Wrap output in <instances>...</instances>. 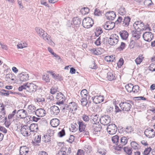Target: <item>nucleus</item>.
I'll list each match as a JSON object with an SVG mask.
<instances>
[{
  "label": "nucleus",
  "instance_id": "obj_1",
  "mask_svg": "<svg viewBox=\"0 0 155 155\" xmlns=\"http://www.w3.org/2000/svg\"><path fill=\"white\" fill-rule=\"evenodd\" d=\"M37 87V86L33 82H27L19 87L18 90L21 91L23 89H25L29 92H32L36 91Z\"/></svg>",
  "mask_w": 155,
  "mask_h": 155
},
{
  "label": "nucleus",
  "instance_id": "obj_2",
  "mask_svg": "<svg viewBox=\"0 0 155 155\" xmlns=\"http://www.w3.org/2000/svg\"><path fill=\"white\" fill-rule=\"evenodd\" d=\"M132 105H134V102L130 100H128L126 101L121 102L119 106L123 110L128 111L131 108Z\"/></svg>",
  "mask_w": 155,
  "mask_h": 155
},
{
  "label": "nucleus",
  "instance_id": "obj_3",
  "mask_svg": "<svg viewBox=\"0 0 155 155\" xmlns=\"http://www.w3.org/2000/svg\"><path fill=\"white\" fill-rule=\"evenodd\" d=\"M133 26L135 30L140 31H142L147 28L145 27L144 24L141 21H136L134 24Z\"/></svg>",
  "mask_w": 155,
  "mask_h": 155
},
{
  "label": "nucleus",
  "instance_id": "obj_4",
  "mask_svg": "<svg viewBox=\"0 0 155 155\" xmlns=\"http://www.w3.org/2000/svg\"><path fill=\"white\" fill-rule=\"evenodd\" d=\"M93 24L92 19L90 17H87L83 19L82 25L84 28H88L92 27Z\"/></svg>",
  "mask_w": 155,
  "mask_h": 155
},
{
  "label": "nucleus",
  "instance_id": "obj_5",
  "mask_svg": "<svg viewBox=\"0 0 155 155\" xmlns=\"http://www.w3.org/2000/svg\"><path fill=\"white\" fill-rule=\"evenodd\" d=\"M92 94L93 96L92 97L93 102L97 104L103 101L104 99V97L102 95L97 94L94 92H93Z\"/></svg>",
  "mask_w": 155,
  "mask_h": 155
},
{
  "label": "nucleus",
  "instance_id": "obj_6",
  "mask_svg": "<svg viewBox=\"0 0 155 155\" xmlns=\"http://www.w3.org/2000/svg\"><path fill=\"white\" fill-rule=\"evenodd\" d=\"M35 29L39 36L41 37L45 40H48V38H49V35L43 29L38 27H36Z\"/></svg>",
  "mask_w": 155,
  "mask_h": 155
},
{
  "label": "nucleus",
  "instance_id": "obj_7",
  "mask_svg": "<svg viewBox=\"0 0 155 155\" xmlns=\"http://www.w3.org/2000/svg\"><path fill=\"white\" fill-rule=\"evenodd\" d=\"M119 37L115 34L111 35L108 40V44L111 45H115L118 43Z\"/></svg>",
  "mask_w": 155,
  "mask_h": 155
},
{
  "label": "nucleus",
  "instance_id": "obj_8",
  "mask_svg": "<svg viewBox=\"0 0 155 155\" xmlns=\"http://www.w3.org/2000/svg\"><path fill=\"white\" fill-rule=\"evenodd\" d=\"M128 139L127 137H123L120 138L118 144V146H116L115 149L117 150H120L123 148V146L125 145L127 143Z\"/></svg>",
  "mask_w": 155,
  "mask_h": 155
},
{
  "label": "nucleus",
  "instance_id": "obj_9",
  "mask_svg": "<svg viewBox=\"0 0 155 155\" xmlns=\"http://www.w3.org/2000/svg\"><path fill=\"white\" fill-rule=\"evenodd\" d=\"M21 133L24 136H28L31 134V132L29 128V126L27 125H24L21 127Z\"/></svg>",
  "mask_w": 155,
  "mask_h": 155
},
{
  "label": "nucleus",
  "instance_id": "obj_10",
  "mask_svg": "<svg viewBox=\"0 0 155 155\" xmlns=\"http://www.w3.org/2000/svg\"><path fill=\"white\" fill-rule=\"evenodd\" d=\"M144 134L147 137L150 138L155 136V132L153 129L149 128L145 130Z\"/></svg>",
  "mask_w": 155,
  "mask_h": 155
},
{
  "label": "nucleus",
  "instance_id": "obj_11",
  "mask_svg": "<svg viewBox=\"0 0 155 155\" xmlns=\"http://www.w3.org/2000/svg\"><path fill=\"white\" fill-rule=\"evenodd\" d=\"M117 130L116 126L114 124L109 125L107 128V131L110 134L113 135L116 133Z\"/></svg>",
  "mask_w": 155,
  "mask_h": 155
},
{
  "label": "nucleus",
  "instance_id": "obj_12",
  "mask_svg": "<svg viewBox=\"0 0 155 155\" xmlns=\"http://www.w3.org/2000/svg\"><path fill=\"white\" fill-rule=\"evenodd\" d=\"M153 37L152 33L150 32H146L143 33V39L148 42L151 41Z\"/></svg>",
  "mask_w": 155,
  "mask_h": 155
},
{
  "label": "nucleus",
  "instance_id": "obj_13",
  "mask_svg": "<svg viewBox=\"0 0 155 155\" xmlns=\"http://www.w3.org/2000/svg\"><path fill=\"white\" fill-rule=\"evenodd\" d=\"M141 31L133 30L131 31L132 38L135 40H137L140 39L141 36Z\"/></svg>",
  "mask_w": 155,
  "mask_h": 155
},
{
  "label": "nucleus",
  "instance_id": "obj_14",
  "mask_svg": "<svg viewBox=\"0 0 155 155\" xmlns=\"http://www.w3.org/2000/svg\"><path fill=\"white\" fill-rule=\"evenodd\" d=\"M55 97L58 101L56 104L64 102V101L65 100V98L64 95L61 92L58 93L56 95Z\"/></svg>",
  "mask_w": 155,
  "mask_h": 155
},
{
  "label": "nucleus",
  "instance_id": "obj_15",
  "mask_svg": "<svg viewBox=\"0 0 155 155\" xmlns=\"http://www.w3.org/2000/svg\"><path fill=\"white\" fill-rule=\"evenodd\" d=\"M115 23L111 21L106 22L104 25V29L107 30H110L113 29L115 27Z\"/></svg>",
  "mask_w": 155,
  "mask_h": 155
},
{
  "label": "nucleus",
  "instance_id": "obj_16",
  "mask_svg": "<svg viewBox=\"0 0 155 155\" xmlns=\"http://www.w3.org/2000/svg\"><path fill=\"white\" fill-rule=\"evenodd\" d=\"M110 122V117L108 116L104 115L101 118V123L103 125H107Z\"/></svg>",
  "mask_w": 155,
  "mask_h": 155
},
{
  "label": "nucleus",
  "instance_id": "obj_17",
  "mask_svg": "<svg viewBox=\"0 0 155 155\" xmlns=\"http://www.w3.org/2000/svg\"><path fill=\"white\" fill-rule=\"evenodd\" d=\"M17 114L19 115V117L21 118H26L27 119L29 118V116H26L27 114V111L24 109L19 110L17 112Z\"/></svg>",
  "mask_w": 155,
  "mask_h": 155
},
{
  "label": "nucleus",
  "instance_id": "obj_18",
  "mask_svg": "<svg viewBox=\"0 0 155 155\" xmlns=\"http://www.w3.org/2000/svg\"><path fill=\"white\" fill-rule=\"evenodd\" d=\"M51 114L53 115H56L58 114L60 112L59 107L55 105L52 106L50 108Z\"/></svg>",
  "mask_w": 155,
  "mask_h": 155
},
{
  "label": "nucleus",
  "instance_id": "obj_19",
  "mask_svg": "<svg viewBox=\"0 0 155 155\" xmlns=\"http://www.w3.org/2000/svg\"><path fill=\"white\" fill-rule=\"evenodd\" d=\"M107 19L113 20L116 17V15L114 12L112 11L106 12L105 14Z\"/></svg>",
  "mask_w": 155,
  "mask_h": 155
},
{
  "label": "nucleus",
  "instance_id": "obj_20",
  "mask_svg": "<svg viewBox=\"0 0 155 155\" xmlns=\"http://www.w3.org/2000/svg\"><path fill=\"white\" fill-rule=\"evenodd\" d=\"M46 113V111L43 109L39 108L37 109L35 112V114L38 117H41L44 116Z\"/></svg>",
  "mask_w": 155,
  "mask_h": 155
},
{
  "label": "nucleus",
  "instance_id": "obj_21",
  "mask_svg": "<svg viewBox=\"0 0 155 155\" xmlns=\"http://www.w3.org/2000/svg\"><path fill=\"white\" fill-rule=\"evenodd\" d=\"M20 80L21 81H25L28 80V74L26 72H22L20 74Z\"/></svg>",
  "mask_w": 155,
  "mask_h": 155
},
{
  "label": "nucleus",
  "instance_id": "obj_22",
  "mask_svg": "<svg viewBox=\"0 0 155 155\" xmlns=\"http://www.w3.org/2000/svg\"><path fill=\"white\" fill-rule=\"evenodd\" d=\"M91 51L94 54L98 55L101 54L105 51L104 49L101 48H98L96 49H91Z\"/></svg>",
  "mask_w": 155,
  "mask_h": 155
},
{
  "label": "nucleus",
  "instance_id": "obj_23",
  "mask_svg": "<svg viewBox=\"0 0 155 155\" xmlns=\"http://www.w3.org/2000/svg\"><path fill=\"white\" fill-rule=\"evenodd\" d=\"M29 151V148L26 146H22L20 147L19 153L21 155H26V154L28 153Z\"/></svg>",
  "mask_w": 155,
  "mask_h": 155
},
{
  "label": "nucleus",
  "instance_id": "obj_24",
  "mask_svg": "<svg viewBox=\"0 0 155 155\" xmlns=\"http://www.w3.org/2000/svg\"><path fill=\"white\" fill-rule=\"evenodd\" d=\"M36 110V107L33 104H31L29 105L27 109V110L29 114H31L34 113H35Z\"/></svg>",
  "mask_w": 155,
  "mask_h": 155
},
{
  "label": "nucleus",
  "instance_id": "obj_25",
  "mask_svg": "<svg viewBox=\"0 0 155 155\" xmlns=\"http://www.w3.org/2000/svg\"><path fill=\"white\" fill-rule=\"evenodd\" d=\"M130 18L128 16L124 17L122 24L124 27H127L130 24Z\"/></svg>",
  "mask_w": 155,
  "mask_h": 155
},
{
  "label": "nucleus",
  "instance_id": "obj_26",
  "mask_svg": "<svg viewBox=\"0 0 155 155\" xmlns=\"http://www.w3.org/2000/svg\"><path fill=\"white\" fill-rule=\"evenodd\" d=\"M49 72L52 76L53 78L55 80L61 81L63 79V78L61 77V75L59 74H55L54 73V72L52 71H49Z\"/></svg>",
  "mask_w": 155,
  "mask_h": 155
},
{
  "label": "nucleus",
  "instance_id": "obj_27",
  "mask_svg": "<svg viewBox=\"0 0 155 155\" xmlns=\"http://www.w3.org/2000/svg\"><path fill=\"white\" fill-rule=\"evenodd\" d=\"M31 132H37L38 130V124H32L29 126Z\"/></svg>",
  "mask_w": 155,
  "mask_h": 155
},
{
  "label": "nucleus",
  "instance_id": "obj_28",
  "mask_svg": "<svg viewBox=\"0 0 155 155\" xmlns=\"http://www.w3.org/2000/svg\"><path fill=\"white\" fill-rule=\"evenodd\" d=\"M50 124L53 127H56L60 123L59 120L57 118H54L50 121Z\"/></svg>",
  "mask_w": 155,
  "mask_h": 155
},
{
  "label": "nucleus",
  "instance_id": "obj_29",
  "mask_svg": "<svg viewBox=\"0 0 155 155\" xmlns=\"http://www.w3.org/2000/svg\"><path fill=\"white\" fill-rule=\"evenodd\" d=\"M98 116V115L97 114H93L92 116L93 122H94L93 123L95 124H99V122H101V118H99Z\"/></svg>",
  "mask_w": 155,
  "mask_h": 155
},
{
  "label": "nucleus",
  "instance_id": "obj_30",
  "mask_svg": "<svg viewBox=\"0 0 155 155\" xmlns=\"http://www.w3.org/2000/svg\"><path fill=\"white\" fill-rule=\"evenodd\" d=\"M81 19L78 17H74L73 19V23L76 27H78L81 23Z\"/></svg>",
  "mask_w": 155,
  "mask_h": 155
},
{
  "label": "nucleus",
  "instance_id": "obj_31",
  "mask_svg": "<svg viewBox=\"0 0 155 155\" xmlns=\"http://www.w3.org/2000/svg\"><path fill=\"white\" fill-rule=\"evenodd\" d=\"M70 110L72 111H75L77 109V104L75 102H72L69 103Z\"/></svg>",
  "mask_w": 155,
  "mask_h": 155
},
{
  "label": "nucleus",
  "instance_id": "obj_32",
  "mask_svg": "<svg viewBox=\"0 0 155 155\" xmlns=\"http://www.w3.org/2000/svg\"><path fill=\"white\" fill-rule=\"evenodd\" d=\"M78 124L79 125V130L81 132L82 131L84 130L86 128V125L82 121H78Z\"/></svg>",
  "mask_w": 155,
  "mask_h": 155
},
{
  "label": "nucleus",
  "instance_id": "obj_33",
  "mask_svg": "<svg viewBox=\"0 0 155 155\" xmlns=\"http://www.w3.org/2000/svg\"><path fill=\"white\" fill-rule=\"evenodd\" d=\"M119 33L121 38L123 40H126L128 36V33L125 30L120 31Z\"/></svg>",
  "mask_w": 155,
  "mask_h": 155
},
{
  "label": "nucleus",
  "instance_id": "obj_34",
  "mask_svg": "<svg viewBox=\"0 0 155 155\" xmlns=\"http://www.w3.org/2000/svg\"><path fill=\"white\" fill-rule=\"evenodd\" d=\"M107 79L110 81H112L116 79V78L115 74L113 72H109L107 73Z\"/></svg>",
  "mask_w": 155,
  "mask_h": 155
},
{
  "label": "nucleus",
  "instance_id": "obj_35",
  "mask_svg": "<svg viewBox=\"0 0 155 155\" xmlns=\"http://www.w3.org/2000/svg\"><path fill=\"white\" fill-rule=\"evenodd\" d=\"M112 140L113 143L116 144L117 146H118V144H119L120 139L119 137L116 135L112 137Z\"/></svg>",
  "mask_w": 155,
  "mask_h": 155
},
{
  "label": "nucleus",
  "instance_id": "obj_36",
  "mask_svg": "<svg viewBox=\"0 0 155 155\" xmlns=\"http://www.w3.org/2000/svg\"><path fill=\"white\" fill-rule=\"evenodd\" d=\"M115 55H111L110 56H106L104 58L105 60L107 62H111L115 60Z\"/></svg>",
  "mask_w": 155,
  "mask_h": 155
},
{
  "label": "nucleus",
  "instance_id": "obj_37",
  "mask_svg": "<svg viewBox=\"0 0 155 155\" xmlns=\"http://www.w3.org/2000/svg\"><path fill=\"white\" fill-rule=\"evenodd\" d=\"M66 150V148H62L58 152L56 155H66V153L65 150Z\"/></svg>",
  "mask_w": 155,
  "mask_h": 155
},
{
  "label": "nucleus",
  "instance_id": "obj_38",
  "mask_svg": "<svg viewBox=\"0 0 155 155\" xmlns=\"http://www.w3.org/2000/svg\"><path fill=\"white\" fill-rule=\"evenodd\" d=\"M133 87V84L131 83H129L125 86V88L128 92L130 93L132 91Z\"/></svg>",
  "mask_w": 155,
  "mask_h": 155
},
{
  "label": "nucleus",
  "instance_id": "obj_39",
  "mask_svg": "<svg viewBox=\"0 0 155 155\" xmlns=\"http://www.w3.org/2000/svg\"><path fill=\"white\" fill-rule=\"evenodd\" d=\"M51 136L49 135H46L42 137V139L43 141L45 143L48 142L50 141L51 140Z\"/></svg>",
  "mask_w": 155,
  "mask_h": 155
},
{
  "label": "nucleus",
  "instance_id": "obj_40",
  "mask_svg": "<svg viewBox=\"0 0 155 155\" xmlns=\"http://www.w3.org/2000/svg\"><path fill=\"white\" fill-rule=\"evenodd\" d=\"M124 152L128 155H130L132 153V149L128 147H124Z\"/></svg>",
  "mask_w": 155,
  "mask_h": 155
},
{
  "label": "nucleus",
  "instance_id": "obj_41",
  "mask_svg": "<svg viewBox=\"0 0 155 155\" xmlns=\"http://www.w3.org/2000/svg\"><path fill=\"white\" fill-rule=\"evenodd\" d=\"M27 44L26 42H21L19 43L17 45V47L18 48H22L27 47Z\"/></svg>",
  "mask_w": 155,
  "mask_h": 155
},
{
  "label": "nucleus",
  "instance_id": "obj_42",
  "mask_svg": "<svg viewBox=\"0 0 155 155\" xmlns=\"http://www.w3.org/2000/svg\"><path fill=\"white\" fill-rule=\"evenodd\" d=\"M89 12V9L87 7H84L82 8L80 11L81 13L84 15L87 14Z\"/></svg>",
  "mask_w": 155,
  "mask_h": 155
},
{
  "label": "nucleus",
  "instance_id": "obj_43",
  "mask_svg": "<svg viewBox=\"0 0 155 155\" xmlns=\"http://www.w3.org/2000/svg\"><path fill=\"white\" fill-rule=\"evenodd\" d=\"M144 58L142 56H139L135 60V61L137 64H140L143 61Z\"/></svg>",
  "mask_w": 155,
  "mask_h": 155
},
{
  "label": "nucleus",
  "instance_id": "obj_44",
  "mask_svg": "<svg viewBox=\"0 0 155 155\" xmlns=\"http://www.w3.org/2000/svg\"><path fill=\"white\" fill-rule=\"evenodd\" d=\"M5 106L3 103H0V112H2V114H5Z\"/></svg>",
  "mask_w": 155,
  "mask_h": 155
},
{
  "label": "nucleus",
  "instance_id": "obj_45",
  "mask_svg": "<svg viewBox=\"0 0 155 155\" xmlns=\"http://www.w3.org/2000/svg\"><path fill=\"white\" fill-rule=\"evenodd\" d=\"M118 13L121 15H123L126 13L124 8L121 7L118 10Z\"/></svg>",
  "mask_w": 155,
  "mask_h": 155
},
{
  "label": "nucleus",
  "instance_id": "obj_46",
  "mask_svg": "<svg viewBox=\"0 0 155 155\" xmlns=\"http://www.w3.org/2000/svg\"><path fill=\"white\" fill-rule=\"evenodd\" d=\"M42 79L46 83H48L50 81V79L49 75L47 74H46L42 76Z\"/></svg>",
  "mask_w": 155,
  "mask_h": 155
},
{
  "label": "nucleus",
  "instance_id": "obj_47",
  "mask_svg": "<svg viewBox=\"0 0 155 155\" xmlns=\"http://www.w3.org/2000/svg\"><path fill=\"white\" fill-rule=\"evenodd\" d=\"M87 91L85 89L82 90L81 92V94L83 98H87Z\"/></svg>",
  "mask_w": 155,
  "mask_h": 155
},
{
  "label": "nucleus",
  "instance_id": "obj_48",
  "mask_svg": "<svg viewBox=\"0 0 155 155\" xmlns=\"http://www.w3.org/2000/svg\"><path fill=\"white\" fill-rule=\"evenodd\" d=\"M102 33L103 31L102 29L100 28H96L94 33L95 36L97 37H98Z\"/></svg>",
  "mask_w": 155,
  "mask_h": 155
},
{
  "label": "nucleus",
  "instance_id": "obj_49",
  "mask_svg": "<svg viewBox=\"0 0 155 155\" xmlns=\"http://www.w3.org/2000/svg\"><path fill=\"white\" fill-rule=\"evenodd\" d=\"M132 147L134 150H137L138 144L135 141H132L130 143Z\"/></svg>",
  "mask_w": 155,
  "mask_h": 155
},
{
  "label": "nucleus",
  "instance_id": "obj_50",
  "mask_svg": "<svg viewBox=\"0 0 155 155\" xmlns=\"http://www.w3.org/2000/svg\"><path fill=\"white\" fill-rule=\"evenodd\" d=\"M97 151L101 155H105L106 154V150L103 148L98 147Z\"/></svg>",
  "mask_w": 155,
  "mask_h": 155
},
{
  "label": "nucleus",
  "instance_id": "obj_51",
  "mask_svg": "<svg viewBox=\"0 0 155 155\" xmlns=\"http://www.w3.org/2000/svg\"><path fill=\"white\" fill-rule=\"evenodd\" d=\"M82 118L83 120L85 122H88L90 120L89 117L87 115L85 114L82 115Z\"/></svg>",
  "mask_w": 155,
  "mask_h": 155
},
{
  "label": "nucleus",
  "instance_id": "obj_52",
  "mask_svg": "<svg viewBox=\"0 0 155 155\" xmlns=\"http://www.w3.org/2000/svg\"><path fill=\"white\" fill-rule=\"evenodd\" d=\"M81 104L83 106H86L88 103L87 98H82L81 100Z\"/></svg>",
  "mask_w": 155,
  "mask_h": 155
},
{
  "label": "nucleus",
  "instance_id": "obj_53",
  "mask_svg": "<svg viewBox=\"0 0 155 155\" xmlns=\"http://www.w3.org/2000/svg\"><path fill=\"white\" fill-rule=\"evenodd\" d=\"M144 4L147 6H150L153 3L151 0H145L144 2Z\"/></svg>",
  "mask_w": 155,
  "mask_h": 155
},
{
  "label": "nucleus",
  "instance_id": "obj_54",
  "mask_svg": "<svg viewBox=\"0 0 155 155\" xmlns=\"http://www.w3.org/2000/svg\"><path fill=\"white\" fill-rule=\"evenodd\" d=\"M125 131L128 133H130L134 131V129L132 126H127L126 128Z\"/></svg>",
  "mask_w": 155,
  "mask_h": 155
},
{
  "label": "nucleus",
  "instance_id": "obj_55",
  "mask_svg": "<svg viewBox=\"0 0 155 155\" xmlns=\"http://www.w3.org/2000/svg\"><path fill=\"white\" fill-rule=\"evenodd\" d=\"M151 150V148L150 147L146 148L143 152V154L144 155H148Z\"/></svg>",
  "mask_w": 155,
  "mask_h": 155
},
{
  "label": "nucleus",
  "instance_id": "obj_56",
  "mask_svg": "<svg viewBox=\"0 0 155 155\" xmlns=\"http://www.w3.org/2000/svg\"><path fill=\"white\" fill-rule=\"evenodd\" d=\"M139 87L138 85H136L133 86L132 91L134 93H137L139 91Z\"/></svg>",
  "mask_w": 155,
  "mask_h": 155
},
{
  "label": "nucleus",
  "instance_id": "obj_57",
  "mask_svg": "<svg viewBox=\"0 0 155 155\" xmlns=\"http://www.w3.org/2000/svg\"><path fill=\"white\" fill-rule=\"evenodd\" d=\"M149 70L152 71H155V63H152L149 67Z\"/></svg>",
  "mask_w": 155,
  "mask_h": 155
},
{
  "label": "nucleus",
  "instance_id": "obj_58",
  "mask_svg": "<svg viewBox=\"0 0 155 155\" xmlns=\"http://www.w3.org/2000/svg\"><path fill=\"white\" fill-rule=\"evenodd\" d=\"M102 127L100 125H98L97 126H96L94 128V130L96 132H99L101 129Z\"/></svg>",
  "mask_w": 155,
  "mask_h": 155
},
{
  "label": "nucleus",
  "instance_id": "obj_59",
  "mask_svg": "<svg viewBox=\"0 0 155 155\" xmlns=\"http://www.w3.org/2000/svg\"><path fill=\"white\" fill-rule=\"evenodd\" d=\"M58 135L60 137H62L65 135V130L64 129H62L61 130L58 132Z\"/></svg>",
  "mask_w": 155,
  "mask_h": 155
},
{
  "label": "nucleus",
  "instance_id": "obj_60",
  "mask_svg": "<svg viewBox=\"0 0 155 155\" xmlns=\"http://www.w3.org/2000/svg\"><path fill=\"white\" fill-rule=\"evenodd\" d=\"M5 114H2V112H0V122L4 121V120L6 119V117L5 116Z\"/></svg>",
  "mask_w": 155,
  "mask_h": 155
},
{
  "label": "nucleus",
  "instance_id": "obj_61",
  "mask_svg": "<svg viewBox=\"0 0 155 155\" xmlns=\"http://www.w3.org/2000/svg\"><path fill=\"white\" fill-rule=\"evenodd\" d=\"M16 112V110H15L11 114H9L8 116V117L9 119H11L13 117L14 115L15 114Z\"/></svg>",
  "mask_w": 155,
  "mask_h": 155
},
{
  "label": "nucleus",
  "instance_id": "obj_62",
  "mask_svg": "<svg viewBox=\"0 0 155 155\" xmlns=\"http://www.w3.org/2000/svg\"><path fill=\"white\" fill-rule=\"evenodd\" d=\"M59 105V108L61 110H65V108H64V104H63V102L60 103H58L57 104Z\"/></svg>",
  "mask_w": 155,
  "mask_h": 155
},
{
  "label": "nucleus",
  "instance_id": "obj_63",
  "mask_svg": "<svg viewBox=\"0 0 155 155\" xmlns=\"http://www.w3.org/2000/svg\"><path fill=\"white\" fill-rule=\"evenodd\" d=\"M101 38L99 37L96 41L95 42V44L97 46H99L101 45Z\"/></svg>",
  "mask_w": 155,
  "mask_h": 155
},
{
  "label": "nucleus",
  "instance_id": "obj_64",
  "mask_svg": "<svg viewBox=\"0 0 155 155\" xmlns=\"http://www.w3.org/2000/svg\"><path fill=\"white\" fill-rule=\"evenodd\" d=\"M41 135H38L37 137H35V141L37 143H39L41 141Z\"/></svg>",
  "mask_w": 155,
  "mask_h": 155
}]
</instances>
